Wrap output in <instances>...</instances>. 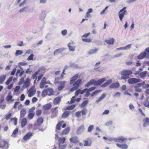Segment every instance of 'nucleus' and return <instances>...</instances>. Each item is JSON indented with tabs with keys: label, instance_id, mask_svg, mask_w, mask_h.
Segmentation results:
<instances>
[{
	"label": "nucleus",
	"instance_id": "nucleus-46",
	"mask_svg": "<svg viewBox=\"0 0 149 149\" xmlns=\"http://www.w3.org/2000/svg\"><path fill=\"white\" fill-rule=\"evenodd\" d=\"M126 140V138L123 137H120L118 138V142L120 143H122Z\"/></svg>",
	"mask_w": 149,
	"mask_h": 149
},
{
	"label": "nucleus",
	"instance_id": "nucleus-23",
	"mask_svg": "<svg viewBox=\"0 0 149 149\" xmlns=\"http://www.w3.org/2000/svg\"><path fill=\"white\" fill-rule=\"evenodd\" d=\"M66 140V139L65 137H61L59 138L58 140L59 145H61L64 143Z\"/></svg>",
	"mask_w": 149,
	"mask_h": 149
},
{
	"label": "nucleus",
	"instance_id": "nucleus-17",
	"mask_svg": "<svg viewBox=\"0 0 149 149\" xmlns=\"http://www.w3.org/2000/svg\"><path fill=\"white\" fill-rule=\"evenodd\" d=\"M115 40L113 38H111L109 39L105 40V41L109 45H112L113 44Z\"/></svg>",
	"mask_w": 149,
	"mask_h": 149
},
{
	"label": "nucleus",
	"instance_id": "nucleus-8",
	"mask_svg": "<svg viewBox=\"0 0 149 149\" xmlns=\"http://www.w3.org/2000/svg\"><path fill=\"white\" fill-rule=\"evenodd\" d=\"M70 130V128L68 127L63 130L60 134L61 136L66 135L68 134Z\"/></svg>",
	"mask_w": 149,
	"mask_h": 149
},
{
	"label": "nucleus",
	"instance_id": "nucleus-6",
	"mask_svg": "<svg viewBox=\"0 0 149 149\" xmlns=\"http://www.w3.org/2000/svg\"><path fill=\"white\" fill-rule=\"evenodd\" d=\"M8 147V143L6 141H0V148L3 149H7Z\"/></svg>",
	"mask_w": 149,
	"mask_h": 149
},
{
	"label": "nucleus",
	"instance_id": "nucleus-1",
	"mask_svg": "<svg viewBox=\"0 0 149 149\" xmlns=\"http://www.w3.org/2000/svg\"><path fill=\"white\" fill-rule=\"evenodd\" d=\"M131 70H124L121 72V79H126L129 77V75L132 74Z\"/></svg>",
	"mask_w": 149,
	"mask_h": 149
},
{
	"label": "nucleus",
	"instance_id": "nucleus-63",
	"mask_svg": "<svg viewBox=\"0 0 149 149\" xmlns=\"http://www.w3.org/2000/svg\"><path fill=\"white\" fill-rule=\"evenodd\" d=\"M67 33V30L65 29L61 31V33L63 36H65Z\"/></svg>",
	"mask_w": 149,
	"mask_h": 149
},
{
	"label": "nucleus",
	"instance_id": "nucleus-54",
	"mask_svg": "<svg viewBox=\"0 0 149 149\" xmlns=\"http://www.w3.org/2000/svg\"><path fill=\"white\" fill-rule=\"evenodd\" d=\"M62 51V50L61 49H57L54 51V54L55 55L57 54H58L61 52Z\"/></svg>",
	"mask_w": 149,
	"mask_h": 149
},
{
	"label": "nucleus",
	"instance_id": "nucleus-13",
	"mask_svg": "<svg viewBox=\"0 0 149 149\" xmlns=\"http://www.w3.org/2000/svg\"><path fill=\"white\" fill-rule=\"evenodd\" d=\"M64 122V121L63 120H62L60 121L58 123L56 127V131H57L58 130H61V125Z\"/></svg>",
	"mask_w": 149,
	"mask_h": 149
},
{
	"label": "nucleus",
	"instance_id": "nucleus-4",
	"mask_svg": "<svg viewBox=\"0 0 149 149\" xmlns=\"http://www.w3.org/2000/svg\"><path fill=\"white\" fill-rule=\"evenodd\" d=\"M90 34V33H85L82 36V40L83 41L86 42H91V39L90 38H87Z\"/></svg>",
	"mask_w": 149,
	"mask_h": 149
},
{
	"label": "nucleus",
	"instance_id": "nucleus-50",
	"mask_svg": "<svg viewBox=\"0 0 149 149\" xmlns=\"http://www.w3.org/2000/svg\"><path fill=\"white\" fill-rule=\"evenodd\" d=\"M75 98V96H73L71 99V100L70 101V102L69 103V102H68V103L69 104H72L74 103L75 101V100L74 99Z\"/></svg>",
	"mask_w": 149,
	"mask_h": 149
},
{
	"label": "nucleus",
	"instance_id": "nucleus-21",
	"mask_svg": "<svg viewBox=\"0 0 149 149\" xmlns=\"http://www.w3.org/2000/svg\"><path fill=\"white\" fill-rule=\"evenodd\" d=\"M32 136V134L31 132H28L24 136L23 139L25 140H26Z\"/></svg>",
	"mask_w": 149,
	"mask_h": 149
},
{
	"label": "nucleus",
	"instance_id": "nucleus-40",
	"mask_svg": "<svg viewBox=\"0 0 149 149\" xmlns=\"http://www.w3.org/2000/svg\"><path fill=\"white\" fill-rule=\"evenodd\" d=\"M28 9V6H25L23 8L20 9L19 10V12L20 13H22L24 12H26Z\"/></svg>",
	"mask_w": 149,
	"mask_h": 149
},
{
	"label": "nucleus",
	"instance_id": "nucleus-31",
	"mask_svg": "<svg viewBox=\"0 0 149 149\" xmlns=\"http://www.w3.org/2000/svg\"><path fill=\"white\" fill-rule=\"evenodd\" d=\"M70 111H66L64 112L62 115V117L63 118H67L69 115Z\"/></svg>",
	"mask_w": 149,
	"mask_h": 149
},
{
	"label": "nucleus",
	"instance_id": "nucleus-38",
	"mask_svg": "<svg viewBox=\"0 0 149 149\" xmlns=\"http://www.w3.org/2000/svg\"><path fill=\"white\" fill-rule=\"evenodd\" d=\"M75 107H76L75 105H74V104L72 105L71 106H68V107H67L65 109V110H72L75 108Z\"/></svg>",
	"mask_w": 149,
	"mask_h": 149
},
{
	"label": "nucleus",
	"instance_id": "nucleus-28",
	"mask_svg": "<svg viewBox=\"0 0 149 149\" xmlns=\"http://www.w3.org/2000/svg\"><path fill=\"white\" fill-rule=\"evenodd\" d=\"M26 111L25 109H22L20 111V117L21 118L24 117L25 116V114H26Z\"/></svg>",
	"mask_w": 149,
	"mask_h": 149
},
{
	"label": "nucleus",
	"instance_id": "nucleus-26",
	"mask_svg": "<svg viewBox=\"0 0 149 149\" xmlns=\"http://www.w3.org/2000/svg\"><path fill=\"white\" fill-rule=\"evenodd\" d=\"M30 83V80L29 78H27L26 79L25 82L23 84V85L25 87L27 88L29 86Z\"/></svg>",
	"mask_w": 149,
	"mask_h": 149
},
{
	"label": "nucleus",
	"instance_id": "nucleus-47",
	"mask_svg": "<svg viewBox=\"0 0 149 149\" xmlns=\"http://www.w3.org/2000/svg\"><path fill=\"white\" fill-rule=\"evenodd\" d=\"M66 146V144L59 145L58 149H65Z\"/></svg>",
	"mask_w": 149,
	"mask_h": 149
},
{
	"label": "nucleus",
	"instance_id": "nucleus-60",
	"mask_svg": "<svg viewBox=\"0 0 149 149\" xmlns=\"http://www.w3.org/2000/svg\"><path fill=\"white\" fill-rule=\"evenodd\" d=\"M24 79L22 77L19 82V84L21 85L24 82Z\"/></svg>",
	"mask_w": 149,
	"mask_h": 149
},
{
	"label": "nucleus",
	"instance_id": "nucleus-14",
	"mask_svg": "<svg viewBox=\"0 0 149 149\" xmlns=\"http://www.w3.org/2000/svg\"><path fill=\"white\" fill-rule=\"evenodd\" d=\"M65 83L66 81H64L60 82V84L58 87V89L59 91L62 90L64 87Z\"/></svg>",
	"mask_w": 149,
	"mask_h": 149
},
{
	"label": "nucleus",
	"instance_id": "nucleus-15",
	"mask_svg": "<svg viewBox=\"0 0 149 149\" xmlns=\"http://www.w3.org/2000/svg\"><path fill=\"white\" fill-rule=\"evenodd\" d=\"M79 77L78 74H76L72 78L70 81V84H72Z\"/></svg>",
	"mask_w": 149,
	"mask_h": 149
},
{
	"label": "nucleus",
	"instance_id": "nucleus-24",
	"mask_svg": "<svg viewBox=\"0 0 149 149\" xmlns=\"http://www.w3.org/2000/svg\"><path fill=\"white\" fill-rule=\"evenodd\" d=\"M84 143V146H89L91 145V142L90 139H88L87 140H84L83 141Z\"/></svg>",
	"mask_w": 149,
	"mask_h": 149
},
{
	"label": "nucleus",
	"instance_id": "nucleus-41",
	"mask_svg": "<svg viewBox=\"0 0 149 149\" xmlns=\"http://www.w3.org/2000/svg\"><path fill=\"white\" fill-rule=\"evenodd\" d=\"M101 91V90H97L93 92L91 94V96L93 97L95 95H96L98 93L100 92Z\"/></svg>",
	"mask_w": 149,
	"mask_h": 149
},
{
	"label": "nucleus",
	"instance_id": "nucleus-35",
	"mask_svg": "<svg viewBox=\"0 0 149 149\" xmlns=\"http://www.w3.org/2000/svg\"><path fill=\"white\" fill-rule=\"evenodd\" d=\"M11 92H9L8 95L6 97V100L8 101H10L13 98V96L11 95Z\"/></svg>",
	"mask_w": 149,
	"mask_h": 149
},
{
	"label": "nucleus",
	"instance_id": "nucleus-44",
	"mask_svg": "<svg viewBox=\"0 0 149 149\" xmlns=\"http://www.w3.org/2000/svg\"><path fill=\"white\" fill-rule=\"evenodd\" d=\"M34 116V114L33 113H29L28 115V117L30 119H32L33 117Z\"/></svg>",
	"mask_w": 149,
	"mask_h": 149
},
{
	"label": "nucleus",
	"instance_id": "nucleus-25",
	"mask_svg": "<svg viewBox=\"0 0 149 149\" xmlns=\"http://www.w3.org/2000/svg\"><path fill=\"white\" fill-rule=\"evenodd\" d=\"M146 55V53L145 52L141 53L137 56V58L138 59H142L145 57Z\"/></svg>",
	"mask_w": 149,
	"mask_h": 149
},
{
	"label": "nucleus",
	"instance_id": "nucleus-57",
	"mask_svg": "<svg viewBox=\"0 0 149 149\" xmlns=\"http://www.w3.org/2000/svg\"><path fill=\"white\" fill-rule=\"evenodd\" d=\"M33 56H34V55L33 54H31L27 58V60L28 61L32 60L33 59Z\"/></svg>",
	"mask_w": 149,
	"mask_h": 149
},
{
	"label": "nucleus",
	"instance_id": "nucleus-33",
	"mask_svg": "<svg viewBox=\"0 0 149 149\" xmlns=\"http://www.w3.org/2000/svg\"><path fill=\"white\" fill-rule=\"evenodd\" d=\"M27 123V120L25 118L22 119L21 122V126L22 127H24Z\"/></svg>",
	"mask_w": 149,
	"mask_h": 149
},
{
	"label": "nucleus",
	"instance_id": "nucleus-34",
	"mask_svg": "<svg viewBox=\"0 0 149 149\" xmlns=\"http://www.w3.org/2000/svg\"><path fill=\"white\" fill-rule=\"evenodd\" d=\"M94 79H91L85 85L86 87H88L92 84H94Z\"/></svg>",
	"mask_w": 149,
	"mask_h": 149
},
{
	"label": "nucleus",
	"instance_id": "nucleus-42",
	"mask_svg": "<svg viewBox=\"0 0 149 149\" xmlns=\"http://www.w3.org/2000/svg\"><path fill=\"white\" fill-rule=\"evenodd\" d=\"M88 100L84 101L81 104V107H85L88 103Z\"/></svg>",
	"mask_w": 149,
	"mask_h": 149
},
{
	"label": "nucleus",
	"instance_id": "nucleus-51",
	"mask_svg": "<svg viewBox=\"0 0 149 149\" xmlns=\"http://www.w3.org/2000/svg\"><path fill=\"white\" fill-rule=\"evenodd\" d=\"M13 79V77H11L9 78L8 79L7 81L6 82V85H8L10 83V82L12 81Z\"/></svg>",
	"mask_w": 149,
	"mask_h": 149
},
{
	"label": "nucleus",
	"instance_id": "nucleus-10",
	"mask_svg": "<svg viewBox=\"0 0 149 149\" xmlns=\"http://www.w3.org/2000/svg\"><path fill=\"white\" fill-rule=\"evenodd\" d=\"M70 51H74L75 49V45L74 43L73 42H70L68 45Z\"/></svg>",
	"mask_w": 149,
	"mask_h": 149
},
{
	"label": "nucleus",
	"instance_id": "nucleus-16",
	"mask_svg": "<svg viewBox=\"0 0 149 149\" xmlns=\"http://www.w3.org/2000/svg\"><path fill=\"white\" fill-rule=\"evenodd\" d=\"M46 78L45 77H44L42 80L40 84V88H43L45 85L47 84L46 82Z\"/></svg>",
	"mask_w": 149,
	"mask_h": 149
},
{
	"label": "nucleus",
	"instance_id": "nucleus-59",
	"mask_svg": "<svg viewBox=\"0 0 149 149\" xmlns=\"http://www.w3.org/2000/svg\"><path fill=\"white\" fill-rule=\"evenodd\" d=\"M20 88V87L19 86H16L14 89V92H16L18 91L19 89Z\"/></svg>",
	"mask_w": 149,
	"mask_h": 149
},
{
	"label": "nucleus",
	"instance_id": "nucleus-19",
	"mask_svg": "<svg viewBox=\"0 0 149 149\" xmlns=\"http://www.w3.org/2000/svg\"><path fill=\"white\" fill-rule=\"evenodd\" d=\"M61 97H58L54 99L53 100V103L54 104H58L61 101Z\"/></svg>",
	"mask_w": 149,
	"mask_h": 149
},
{
	"label": "nucleus",
	"instance_id": "nucleus-61",
	"mask_svg": "<svg viewBox=\"0 0 149 149\" xmlns=\"http://www.w3.org/2000/svg\"><path fill=\"white\" fill-rule=\"evenodd\" d=\"M60 80V78L59 77L56 78L55 79L54 83L55 84H58L60 83L59 81Z\"/></svg>",
	"mask_w": 149,
	"mask_h": 149
},
{
	"label": "nucleus",
	"instance_id": "nucleus-12",
	"mask_svg": "<svg viewBox=\"0 0 149 149\" xmlns=\"http://www.w3.org/2000/svg\"><path fill=\"white\" fill-rule=\"evenodd\" d=\"M105 80V79L104 78H102L97 81L94 80V85L95 86L100 85L103 83Z\"/></svg>",
	"mask_w": 149,
	"mask_h": 149
},
{
	"label": "nucleus",
	"instance_id": "nucleus-20",
	"mask_svg": "<svg viewBox=\"0 0 149 149\" xmlns=\"http://www.w3.org/2000/svg\"><path fill=\"white\" fill-rule=\"evenodd\" d=\"M143 126L144 127H146L149 124V118H146L143 120Z\"/></svg>",
	"mask_w": 149,
	"mask_h": 149
},
{
	"label": "nucleus",
	"instance_id": "nucleus-48",
	"mask_svg": "<svg viewBox=\"0 0 149 149\" xmlns=\"http://www.w3.org/2000/svg\"><path fill=\"white\" fill-rule=\"evenodd\" d=\"M143 104L145 107H149V101L148 100H146L144 102Z\"/></svg>",
	"mask_w": 149,
	"mask_h": 149
},
{
	"label": "nucleus",
	"instance_id": "nucleus-53",
	"mask_svg": "<svg viewBox=\"0 0 149 149\" xmlns=\"http://www.w3.org/2000/svg\"><path fill=\"white\" fill-rule=\"evenodd\" d=\"M135 90L136 91L138 92H140L141 91V89L138 86H135L134 87Z\"/></svg>",
	"mask_w": 149,
	"mask_h": 149
},
{
	"label": "nucleus",
	"instance_id": "nucleus-43",
	"mask_svg": "<svg viewBox=\"0 0 149 149\" xmlns=\"http://www.w3.org/2000/svg\"><path fill=\"white\" fill-rule=\"evenodd\" d=\"M23 53V52L21 50H17L15 53V55L16 56H17L19 55H20Z\"/></svg>",
	"mask_w": 149,
	"mask_h": 149
},
{
	"label": "nucleus",
	"instance_id": "nucleus-27",
	"mask_svg": "<svg viewBox=\"0 0 149 149\" xmlns=\"http://www.w3.org/2000/svg\"><path fill=\"white\" fill-rule=\"evenodd\" d=\"M54 91L51 88L47 89V95L49 96L54 95Z\"/></svg>",
	"mask_w": 149,
	"mask_h": 149
},
{
	"label": "nucleus",
	"instance_id": "nucleus-37",
	"mask_svg": "<svg viewBox=\"0 0 149 149\" xmlns=\"http://www.w3.org/2000/svg\"><path fill=\"white\" fill-rule=\"evenodd\" d=\"M36 92V90L35 89V86H33L28 90V93H29V92H32L33 93H35Z\"/></svg>",
	"mask_w": 149,
	"mask_h": 149
},
{
	"label": "nucleus",
	"instance_id": "nucleus-45",
	"mask_svg": "<svg viewBox=\"0 0 149 149\" xmlns=\"http://www.w3.org/2000/svg\"><path fill=\"white\" fill-rule=\"evenodd\" d=\"M97 50L98 49L96 48L94 49H92L89 52V53L90 54L95 53L96 52Z\"/></svg>",
	"mask_w": 149,
	"mask_h": 149
},
{
	"label": "nucleus",
	"instance_id": "nucleus-22",
	"mask_svg": "<svg viewBox=\"0 0 149 149\" xmlns=\"http://www.w3.org/2000/svg\"><path fill=\"white\" fill-rule=\"evenodd\" d=\"M116 145L117 146L122 149H127L128 148L127 145L126 144L122 145L117 143Z\"/></svg>",
	"mask_w": 149,
	"mask_h": 149
},
{
	"label": "nucleus",
	"instance_id": "nucleus-64",
	"mask_svg": "<svg viewBox=\"0 0 149 149\" xmlns=\"http://www.w3.org/2000/svg\"><path fill=\"white\" fill-rule=\"evenodd\" d=\"M25 95L24 94H22L20 96V99L22 101H23L25 98Z\"/></svg>",
	"mask_w": 149,
	"mask_h": 149
},
{
	"label": "nucleus",
	"instance_id": "nucleus-52",
	"mask_svg": "<svg viewBox=\"0 0 149 149\" xmlns=\"http://www.w3.org/2000/svg\"><path fill=\"white\" fill-rule=\"evenodd\" d=\"M87 112V110L86 109H83L82 110L80 111V112L82 115H85Z\"/></svg>",
	"mask_w": 149,
	"mask_h": 149
},
{
	"label": "nucleus",
	"instance_id": "nucleus-36",
	"mask_svg": "<svg viewBox=\"0 0 149 149\" xmlns=\"http://www.w3.org/2000/svg\"><path fill=\"white\" fill-rule=\"evenodd\" d=\"M6 76L3 75L0 77V84H2L6 78Z\"/></svg>",
	"mask_w": 149,
	"mask_h": 149
},
{
	"label": "nucleus",
	"instance_id": "nucleus-62",
	"mask_svg": "<svg viewBox=\"0 0 149 149\" xmlns=\"http://www.w3.org/2000/svg\"><path fill=\"white\" fill-rule=\"evenodd\" d=\"M18 131V128H16L13 131V135H15L17 133Z\"/></svg>",
	"mask_w": 149,
	"mask_h": 149
},
{
	"label": "nucleus",
	"instance_id": "nucleus-58",
	"mask_svg": "<svg viewBox=\"0 0 149 149\" xmlns=\"http://www.w3.org/2000/svg\"><path fill=\"white\" fill-rule=\"evenodd\" d=\"M36 115L37 116H39L41 115L42 113V111L40 109H38L36 111Z\"/></svg>",
	"mask_w": 149,
	"mask_h": 149
},
{
	"label": "nucleus",
	"instance_id": "nucleus-7",
	"mask_svg": "<svg viewBox=\"0 0 149 149\" xmlns=\"http://www.w3.org/2000/svg\"><path fill=\"white\" fill-rule=\"evenodd\" d=\"M128 83L130 84H134L140 82L141 79H140L131 78L128 79Z\"/></svg>",
	"mask_w": 149,
	"mask_h": 149
},
{
	"label": "nucleus",
	"instance_id": "nucleus-29",
	"mask_svg": "<svg viewBox=\"0 0 149 149\" xmlns=\"http://www.w3.org/2000/svg\"><path fill=\"white\" fill-rule=\"evenodd\" d=\"M119 86V84L118 83H115L111 84L109 86L110 88H116Z\"/></svg>",
	"mask_w": 149,
	"mask_h": 149
},
{
	"label": "nucleus",
	"instance_id": "nucleus-2",
	"mask_svg": "<svg viewBox=\"0 0 149 149\" xmlns=\"http://www.w3.org/2000/svg\"><path fill=\"white\" fill-rule=\"evenodd\" d=\"M82 80L81 79H79L76 81H75L73 84V87L70 89V91L72 92L77 90L79 87L80 84L82 82Z\"/></svg>",
	"mask_w": 149,
	"mask_h": 149
},
{
	"label": "nucleus",
	"instance_id": "nucleus-56",
	"mask_svg": "<svg viewBox=\"0 0 149 149\" xmlns=\"http://www.w3.org/2000/svg\"><path fill=\"white\" fill-rule=\"evenodd\" d=\"M94 126L93 125H90L88 127V131L89 132H91L92 130L93 129Z\"/></svg>",
	"mask_w": 149,
	"mask_h": 149
},
{
	"label": "nucleus",
	"instance_id": "nucleus-49",
	"mask_svg": "<svg viewBox=\"0 0 149 149\" xmlns=\"http://www.w3.org/2000/svg\"><path fill=\"white\" fill-rule=\"evenodd\" d=\"M42 97H45L47 96V89L44 90L42 93Z\"/></svg>",
	"mask_w": 149,
	"mask_h": 149
},
{
	"label": "nucleus",
	"instance_id": "nucleus-3",
	"mask_svg": "<svg viewBox=\"0 0 149 149\" xmlns=\"http://www.w3.org/2000/svg\"><path fill=\"white\" fill-rule=\"evenodd\" d=\"M43 122V118L40 117H39L37 119V122L35 123L34 124L35 130H37L39 126Z\"/></svg>",
	"mask_w": 149,
	"mask_h": 149
},
{
	"label": "nucleus",
	"instance_id": "nucleus-18",
	"mask_svg": "<svg viewBox=\"0 0 149 149\" xmlns=\"http://www.w3.org/2000/svg\"><path fill=\"white\" fill-rule=\"evenodd\" d=\"M84 126L83 125L79 127L77 131V134H79L83 132L84 130Z\"/></svg>",
	"mask_w": 149,
	"mask_h": 149
},
{
	"label": "nucleus",
	"instance_id": "nucleus-5",
	"mask_svg": "<svg viewBox=\"0 0 149 149\" xmlns=\"http://www.w3.org/2000/svg\"><path fill=\"white\" fill-rule=\"evenodd\" d=\"M126 8V7H124L123 9L120 10L119 12V17L121 21H122L126 12V10H125Z\"/></svg>",
	"mask_w": 149,
	"mask_h": 149
},
{
	"label": "nucleus",
	"instance_id": "nucleus-9",
	"mask_svg": "<svg viewBox=\"0 0 149 149\" xmlns=\"http://www.w3.org/2000/svg\"><path fill=\"white\" fill-rule=\"evenodd\" d=\"M69 140L70 143H77L79 142L78 138L76 136H74L71 137L70 138Z\"/></svg>",
	"mask_w": 149,
	"mask_h": 149
},
{
	"label": "nucleus",
	"instance_id": "nucleus-39",
	"mask_svg": "<svg viewBox=\"0 0 149 149\" xmlns=\"http://www.w3.org/2000/svg\"><path fill=\"white\" fill-rule=\"evenodd\" d=\"M106 97V95L105 94H103L101 97H100L96 101V102H98L100 101H101L104 98Z\"/></svg>",
	"mask_w": 149,
	"mask_h": 149
},
{
	"label": "nucleus",
	"instance_id": "nucleus-55",
	"mask_svg": "<svg viewBox=\"0 0 149 149\" xmlns=\"http://www.w3.org/2000/svg\"><path fill=\"white\" fill-rule=\"evenodd\" d=\"M11 121L13 120H14V124L15 125H16L17 123V119L16 118H12L11 119Z\"/></svg>",
	"mask_w": 149,
	"mask_h": 149
},
{
	"label": "nucleus",
	"instance_id": "nucleus-30",
	"mask_svg": "<svg viewBox=\"0 0 149 149\" xmlns=\"http://www.w3.org/2000/svg\"><path fill=\"white\" fill-rule=\"evenodd\" d=\"M147 72L146 71H144L141 72L139 74V76L141 79H144L146 74Z\"/></svg>",
	"mask_w": 149,
	"mask_h": 149
},
{
	"label": "nucleus",
	"instance_id": "nucleus-11",
	"mask_svg": "<svg viewBox=\"0 0 149 149\" xmlns=\"http://www.w3.org/2000/svg\"><path fill=\"white\" fill-rule=\"evenodd\" d=\"M46 14L47 12L46 11H42L40 16V19L42 21L44 22V19L46 17Z\"/></svg>",
	"mask_w": 149,
	"mask_h": 149
},
{
	"label": "nucleus",
	"instance_id": "nucleus-32",
	"mask_svg": "<svg viewBox=\"0 0 149 149\" xmlns=\"http://www.w3.org/2000/svg\"><path fill=\"white\" fill-rule=\"evenodd\" d=\"M112 81V80L111 79L105 82L104 84H102L101 85L102 87H105L106 86L108 85L109 84H110Z\"/></svg>",
	"mask_w": 149,
	"mask_h": 149
}]
</instances>
